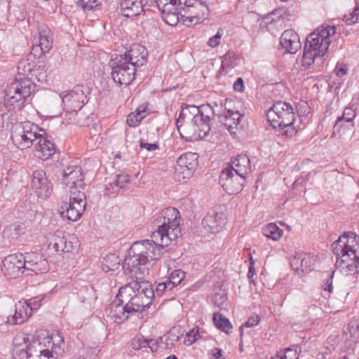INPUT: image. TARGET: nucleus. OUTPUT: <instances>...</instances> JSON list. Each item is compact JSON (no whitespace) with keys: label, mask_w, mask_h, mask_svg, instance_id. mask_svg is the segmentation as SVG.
Instances as JSON below:
<instances>
[{"label":"nucleus","mask_w":359,"mask_h":359,"mask_svg":"<svg viewBox=\"0 0 359 359\" xmlns=\"http://www.w3.org/2000/svg\"><path fill=\"white\" fill-rule=\"evenodd\" d=\"M271 359H299V355L297 350L292 348H286L280 350L271 357Z\"/></svg>","instance_id":"nucleus-44"},{"label":"nucleus","mask_w":359,"mask_h":359,"mask_svg":"<svg viewBox=\"0 0 359 359\" xmlns=\"http://www.w3.org/2000/svg\"><path fill=\"white\" fill-rule=\"evenodd\" d=\"M183 0H168L167 3L169 5H172V8L170 11L159 10L161 12H175L177 10H182L183 6Z\"/></svg>","instance_id":"nucleus-53"},{"label":"nucleus","mask_w":359,"mask_h":359,"mask_svg":"<svg viewBox=\"0 0 359 359\" xmlns=\"http://www.w3.org/2000/svg\"><path fill=\"white\" fill-rule=\"evenodd\" d=\"M64 338L59 332L32 337L26 359H57L64 351Z\"/></svg>","instance_id":"nucleus-6"},{"label":"nucleus","mask_w":359,"mask_h":359,"mask_svg":"<svg viewBox=\"0 0 359 359\" xmlns=\"http://www.w3.org/2000/svg\"><path fill=\"white\" fill-rule=\"evenodd\" d=\"M32 341L30 336L24 333H18L13 340V344L17 351H25L27 353V348L29 342Z\"/></svg>","instance_id":"nucleus-38"},{"label":"nucleus","mask_w":359,"mask_h":359,"mask_svg":"<svg viewBox=\"0 0 359 359\" xmlns=\"http://www.w3.org/2000/svg\"><path fill=\"white\" fill-rule=\"evenodd\" d=\"M140 147L142 149H144L147 151H152L159 149V145L157 143H148L144 140H141Z\"/></svg>","instance_id":"nucleus-54"},{"label":"nucleus","mask_w":359,"mask_h":359,"mask_svg":"<svg viewBox=\"0 0 359 359\" xmlns=\"http://www.w3.org/2000/svg\"><path fill=\"white\" fill-rule=\"evenodd\" d=\"M126 274L130 275L131 278H135L136 280L129 282L128 284L119 289L118 293L116 295V299H118V302H121L123 304H127L129 301H131L132 297H133V296L137 293V290L141 287V282L144 280L137 278L134 273Z\"/></svg>","instance_id":"nucleus-26"},{"label":"nucleus","mask_w":359,"mask_h":359,"mask_svg":"<svg viewBox=\"0 0 359 359\" xmlns=\"http://www.w3.org/2000/svg\"><path fill=\"white\" fill-rule=\"evenodd\" d=\"M141 114H138L135 111L130 113L127 116V120H126L127 124L130 127L137 126L140 124V123L141 122V121L144 118Z\"/></svg>","instance_id":"nucleus-48"},{"label":"nucleus","mask_w":359,"mask_h":359,"mask_svg":"<svg viewBox=\"0 0 359 359\" xmlns=\"http://www.w3.org/2000/svg\"><path fill=\"white\" fill-rule=\"evenodd\" d=\"M180 338V332L172 329L163 337L155 341L156 348L158 350H171L175 347Z\"/></svg>","instance_id":"nucleus-27"},{"label":"nucleus","mask_w":359,"mask_h":359,"mask_svg":"<svg viewBox=\"0 0 359 359\" xmlns=\"http://www.w3.org/2000/svg\"><path fill=\"white\" fill-rule=\"evenodd\" d=\"M343 20L348 25L355 24L359 21V6H357L352 13L345 15Z\"/></svg>","instance_id":"nucleus-49"},{"label":"nucleus","mask_w":359,"mask_h":359,"mask_svg":"<svg viewBox=\"0 0 359 359\" xmlns=\"http://www.w3.org/2000/svg\"><path fill=\"white\" fill-rule=\"evenodd\" d=\"M168 0H154V1L156 4V6L158 10H166L170 11L172 8V5H169L167 1Z\"/></svg>","instance_id":"nucleus-57"},{"label":"nucleus","mask_w":359,"mask_h":359,"mask_svg":"<svg viewBox=\"0 0 359 359\" xmlns=\"http://www.w3.org/2000/svg\"><path fill=\"white\" fill-rule=\"evenodd\" d=\"M213 322L215 325L221 331L226 334H229L232 330V325L228 318L219 313H215L213 315Z\"/></svg>","instance_id":"nucleus-39"},{"label":"nucleus","mask_w":359,"mask_h":359,"mask_svg":"<svg viewBox=\"0 0 359 359\" xmlns=\"http://www.w3.org/2000/svg\"><path fill=\"white\" fill-rule=\"evenodd\" d=\"M31 188L34 193L41 199H47L53 191V186L42 170L33 172Z\"/></svg>","instance_id":"nucleus-16"},{"label":"nucleus","mask_w":359,"mask_h":359,"mask_svg":"<svg viewBox=\"0 0 359 359\" xmlns=\"http://www.w3.org/2000/svg\"><path fill=\"white\" fill-rule=\"evenodd\" d=\"M336 33L334 26H321L306 37L304 45L302 65L309 68L318 57H321L327 52L330 37Z\"/></svg>","instance_id":"nucleus-5"},{"label":"nucleus","mask_w":359,"mask_h":359,"mask_svg":"<svg viewBox=\"0 0 359 359\" xmlns=\"http://www.w3.org/2000/svg\"><path fill=\"white\" fill-rule=\"evenodd\" d=\"M39 44L43 53H48L53 46V33L46 25L41 24L38 26Z\"/></svg>","instance_id":"nucleus-29"},{"label":"nucleus","mask_w":359,"mask_h":359,"mask_svg":"<svg viewBox=\"0 0 359 359\" xmlns=\"http://www.w3.org/2000/svg\"><path fill=\"white\" fill-rule=\"evenodd\" d=\"M204 228L210 233H217L221 232L226 224V217L222 212H209L203 219Z\"/></svg>","instance_id":"nucleus-22"},{"label":"nucleus","mask_w":359,"mask_h":359,"mask_svg":"<svg viewBox=\"0 0 359 359\" xmlns=\"http://www.w3.org/2000/svg\"><path fill=\"white\" fill-rule=\"evenodd\" d=\"M48 248L55 252H69L72 249L71 243H67L64 237L62 231H57L51 236L48 244Z\"/></svg>","instance_id":"nucleus-28"},{"label":"nucleus","mask_w":359,"mask_h":359,"mask_svg":"<svg viewBox=\"0 0 359 359\" xmlns=\"http://www.w3.org/2000/svg\"><path fill=\"white\" fill-rule=\"evenodd\" d=\"M158 229L153 232V236L163 240L165 244H170L181 236L180 215L178 210L169 207L163 210L157 219Z\"/></svg>","instance_id":"nucleus-7"},{"label":"nucleus","mask_w":359,"mask_h":359,"mask_svg":"<svg viewBox=\"0 0 359 359\" xmlns=\"http://www.w3.org/2000/svg\"><path fill=\"white\" fill-rule=\"evenodd\" d=\"M261 231L265 237L273 241H278L283 236V230L275 222L264 225L262 227Z\"/></svg>","instance_id":"nucleus-35"},{"label":"nucleus","mask_w":359,"mask_h":359,"mask_svg":"<svg viewBox=\"0 0 359 359\" xmlns=\"http://www.w3.org/2000/svg\"><path fill=\"white\" fill-rule=\"evenodd\" d=\"M220 39L221 34L219 32H217L215 36L210 38L208 44L212 48L217 47L220 43Z\"/></svg>","instance_id":"nucleus-58"},{"label":"nucleus","mask_w":359,"mask_h":359,"mask_svg":"<svg viewBox=\"0 0 359 359\" xmlns=\"http://www.w3.org/2000/svg\"><path fill=\"white\" fill-rule=\"evenodd\" d=\"M356 116V113L355 109L351 107H346L344 110V112L341 116H339L336 121L335 125L334 126V133H341V130L344 128V123H350L349 126L351 128L353 127V124L352 121Z\"/></svg>","instance_id":"nucleus-33"},{"label":"nucleus","mask_w":359,"mask_h":359,"mask_svg":"<svg viewBox=\"0 0 359 359\" xmlns=\"http://www.w3.org/2000/svg\"><path fill=\"white\" fill-rule=\"evenodd\" d=\"M162 18L164 22L170 25L174 26L176 25L179 21V15L183 14V11L182 10H177L175 12H161Z\"/></svg>","instance_id":"nucleus-45"},{"label":"nucleus","mask_w":359,"mask_h":359,"mask_svg":"<svg viewBox=\"0 0 359 359\" xmlns=\"http://www.w3.org/2000/svg\"><path fill=\"white\" fill-rule=\"evenodd\" d=\"M151 237V240L136 241L131 245L123 264L124 273H134L137 278L144 279L149 273L147 264L161 259L164 248L169 244L164 243L160 238L156 239L153 233Z\"/></svg>","instance_id":"nucleus-2"},{"label":"nucleus","mask_w":359,"mask_h":359,"mask_svg":"<svg viewBox=\"0 0 359 359\" xmlns=\"http://www.w3.org/2000/svg\"><path fill=\"white\" fill-rule=\"evenodd\" d=\"M266 116L273 128L286 129L284 133L287 136H292L297 133L296 128L293 126L295 111L290 103L282 101L275 102L269 109Z\"/></svg>","instance_id":"nucleus-8"},{"label":"nucleus","mask_w":359,"mask_h":359,"mask_svg":"<svg viewBox=\"0 0 359 359\" xmlns=\"http://www.w3.org/2000/svg\"><path fill=\"white\" fill-rule=\"evenodd\" d=\"M336 266L345 276L358 273L359 272V255L337 258Z\"/></svg>","instance_id":"nucleus-24"},{"label":"nucleus","mask_w":359,"mask_h":359,"mask_svg":"<svg viewBox=\"0 0 359 359\" xmlns=\"http://www.w3.org/2000/svg\"><path fill=\"white\" fill-rule=\"evenodd\" d=\"M32 309L27 303V299H21L15 303L14 306V313L8 316L7 323L14 325H21L29 320L32 316Z\"/></svg>","instance_id":"nucleus-18"},{"label":"nucleus","mask_w":359,"mask_h":359,"mask_svg":"<svg viewBox=\"0 0 359 359\" xmlns=\"http://www.w3.org/2000/svg\"><path fill=\"white\" fill-rule=\"evenodd\" d=\"M255 274V266H250L249 271H248V278L249 279H252Z\"/></svg>","instance_id":"nucleus-64"},{"label":"nucleus","mask_w":359,"mask_h":359,"mask_svg":"<svg viewBox=\"0 0 359 359\" xmlns=\"http://www.w3.org/2000/svg\"><path fill=\"white\" fill-rule=\"evenodd\" d=\"M148 52L145 47L134 44L123 55H116L110 61L111 77L120 86L129 85L135 76L137 69L147 62Z\"/></svg>","instance_id":"nucleus-3"},{"label":"nucleus","mask_w":359,"mask_h":359,"mask_svg":"<svg viewBox=\"0 0 359 359\" xmlns=\"http://www.w3.org/2000/svg\"><path fill=\"white\" fill-rule=\"evenodd\" d=\"M63 181L69 187L70 191L73 189H83L84 182L81 168L78 165H70L63 171Z\"/></svg>","instance_id":"nucleus-19"},{"label":"nucleus","mask_w":359,"mask_h":359,"mask_svg":"<svg viewBox=\"0 0 359 359\" xmlns=\"http://www.w3.org/2000/svg\"><path fill=\"white\" fill-rule=\"evenodd\" d=\"M182 18L187 27L202 22L209 15L208 0H183Z\"/></svg>","instance_id":"nucleus-9"},{"label":"nucleus","mask_w":359,"mask_h":359,"mask_svg":"<svg viewBox=\"0 0 359 359\" xmlns=\"http://www.w3.org/2000/svg\"><path fill=\"white\" fill-rule=\"evenodd\" d=\"M245 178L236 174L232 169L224 168L219 175V183L229 194H236L243 188Z\"/></svg>","instance_id":"nucleus-14"},{"label":"nucleus","mask_w":359,"mask_h":359,"mask_svg":"<svg viewBox=\"0 0 359 359\" xmlns=\"http://www.w3.org/2000/svg\"><path fill=\"white\" fill-rule=\"evenodd\" d=\"M316 259L308 254H300L294 256L291 261V266L298 273H307L314 269Z\"/></svg>","instance_id":"nucleus-25"},{"label":"nucleus","mask_w":359,"mask_h":359,"mask_svg":"<svg viewBox=\"0 0 359 359\" xmlns=\"http://www.w3.org/2000/svg\"><path fill=\"white\" fill-rule=\"evenodd\" d=\"M334 278V271L330 273H327V276L324 278V283L322 287L324 291L331 293L333 290L332 280Z\"/></svg>","instance_id":"nucleus-51"},{"label":"nucleus","mask_w":359,"mask_h":359,"mask_svg":"<svg viewBox=\"0 0 359 359\" xmlns=\"http://www.w3.org/2000/svg\"><path fill=\"white\" fill-rule=\"evenodd\" d=\"M210 354L212 359H223L222 350L219 348H215L212 349Z\"/></svg>","instance_id":"nucleus-61"},{"label":"nucleus","mask_w":359,"mask_h":359,"mask_svg":"<svg viewBox=\"0 0 359 359\" xmlns=\"http://www.w3.org/2000/svg\"><path fill=\"white\" fill-rule=\"evenodd\" d=\"M260 321V318L258 315L250 316L245 323V326L247 327H252L258 325Z\"/></svg>","instance_id":"nucleus-56"},{"label":"nucleus","mask_w":359,"mask_h":359,"mask_svg":"<svg viewBox=\"0 0 359 359\" xmlns=\"http://www.w3.org/2000/svg\"><path fill=\"white\" fill-rule=\"evenodd\" d=\"M233 89L238 92H243L245 90L244 81L241 77L237 79L233 83Z\"/></svg>","instance_id":"nucleus-59"},{"label":"nucleus","mask_w":359,"mask_h":359,"mask_svg":"<svg viewBox=\"0 0 359 359\" xmlns=\"http://www.w3.org/2000/svg\"><path fill=\"white\" fill-rule=\"evenodd\" d=\"M131 313L132 311L126 308V304L118 302V299L111 304L109 316L116 323L124 322L128 318V314Z\"/></svg>","instance_id":"nucleus-30"},{"label":"nucleus","mask_w":359,"mask_h":359,"mask_svg":"<svg viewBox=\"0 0 359 359\" xmlns=\"http://www.w3.org/2000/svg\"><path fill=\"white\" fill-rule=\"evenodd\" d=\"M26 263L25 271H33L35 273H46L49 270L48 262L37 253H30L25 256Z\"/></svg>","instance_id":"nucleus-23"},{"label":"nucleus","mask_w":359,"mask_h":359,"mask_svg":"<svg viewBox=\"0 0 359 359\" xmlns=\"http://www.w3.org/2000/svg\"><path fill=\"white\" fill-rule=\"evenodd\" d=\"M130 182V175L121 173L116 175V180L113 182H109L106 185L105 190L107 194H116L121 189H125Z\"/></svg>","instance_id":"nucleus-32"},{"label":"nucleus","mask_w":359,"mask_h":359,"mask_svg":"<svg viewBox=\"0 0 359 359\" xmlns=\"http://www.w3.org/2000/svg\"><path fill=\"white\" fill-rule=\"evenodd\" d=\"M155 341L151 339L149 341L143 338L142 336H136L131 342V346L135 350H140L142 348L149 347L152 351H157V348H154Z\"/></svg>","instance_id":"nucleus-40"},{"label":"nucleus","mask_w":359,"mask_h":359,"mask_svg":"<svg viewBox=\"0 0 359 359\" xmlns=\"http://www.w3.org/2000/svg\"><path fill=\"white\" fill-rule=\"evenodd\" d=\"M142 300L140 299V296L136 293L133 297H132L131 301H129L126 304V308L132 313L142 311L144 309H146L144 304H142Z\"/></svg>","instance_id":"nucleus-43"},{"label":"nucleus","mask_w":359,"mask_h":359,"mask_svg":"<svg viewBox=\"0 0 359 359\" xmlns=\"http://www.w3.org/2000/svg\"><path fill=\"white\" fill-rule=\"evenodd\" d=\"M42 65H36L29 59L21 60L18 65V76L15 81L8 85L4 93V104H0V119L2 123L8 121L10 115L6 111L7 105L12 106L13 109L20 110L24 106L27 98L35 90L34 76H41L37 73L38 70H43Z\"/></svg>","instance_id":"nucleus-1"},{"label":"nucleus","mask_w":359,"mask_h":359,"mask_svg":"<svg viewBox=\"0 0 359 359\" xmlns=\"http://www.w3.org/2000/svg\"><path fill=\"white\" fill-rule=\"evenodd\" d=\"M185 278V273L180 270H174L171 273L168 280L170 283L171 287L174 288L178 285Z\"/></svg>","instance_id":"nucleus-47"},{"label":"nucleus","mask_w":359,"mask_h":359,"mask_svg":"<svg viewBox=\"0 0 359 359\" xmlns=\"http://www.w3.org/2000/svg\"><path fill=\"white\" fill-rule=\"evenodd\" d=\"M121 10L123 15L132 18L144 11L142 0H123L121 3Z\"/></svg>","instance_id":"nucleus-31"},{"label":"nucleus","mask_w":359,"mask_h":359,"mask_svg":"<svg viewBox=\"0 0 359 359\" xmlns=\"http://www.w3.org/2000/svg\"><path fill=\"white\" fill-rule=\"evenodd\" d=\"M198 334L197 332L192 330L188 332L185 337V343L191 345L198 339Z\"/></svg>","instance_id":"nucleus-55"},{"label":"nucleus","mask_w":359,"mask_h":359,"mask_svg":"<svg viewBox=\"0 0 359 359\" xmlns=\"http://www.w3.org/2000/svg\"><path fill=\"white\" fill-rule=\"evenodd\" d=\"M337 258L359 255V237L353 232H346L332 243Z\"/></svg>","instance_id":"nucleus-13"},{"label":"nucleus","mask_w":359,"mask_h":359,"mask_svg":"<svg viewBox=\"0 0 359 359\" xmlns=\"http://www.w3.org/2000/svg\"><path fill=\"white\" fill-rule=\"evenodd\" d=\"M86 205V196L83 191L73 189L70 191L69 202L64 203L59 212L65 220L76 222L80 219Z\"/></svg>","instance_id":"nucleus-10"},{"label":"nucleus","mask_w":359,"mask_h":359,"mask_svg":"<svg viewBox=\"0 0 359 359\" xmlns=\"http://www.w3.org/2000/svg\"><path fill=\"white\" fill-rule=\"evenodd\" d=\"M336 75L338 77H342L347 73V68L345 65H343L340 66L339 67L338 66L336 67L335 69Z\"/></svg>","instance_id":"nucleus-62"},{"label":"nucleus","mask_w":359,"mask_h":359,"mask_svg":"<svg viewBox=\"0 0 359 359\" xmlns=\"http://www.w3.org/2000/svg\"><path fill=\"white\" fill-rule=\"evenodd\" d=\"M43 299V296H36L32 297L29 299H27V303L29 304V307L32 309V313H33L34 311H37L41 306V302Z\"/></svg>","instance_id":"nucleus-50"},{"label":"nucleus","mask_w":359,"mask_h":359,"mask_svg":"<svg viewBox=\"0 0 359 359\" xmlns=\"http://www.w3.org/2000/svg\"><path fill=\"white\" fill-rule=\"evenodd\" d=\"M236 59L233 57V53H227L224 55L220 68V73L226 74L229 69H231L236 65Z\"/></svg>","instance_id":"nucleus-42"},{"label":"nucleus","mask_w":359,"mask_h":359,"mask_svg":"<svg viewBox=\"0 0 359 359\" xmlns=\"http://www.w3.org/2000/svg\"><path fill=\"white\" fill-rule=\"evenodd\" d=\"M87 93H88V89L82 85H78L71 90L62 92L60 97L64 109L67 112H74L76 116H79V111L88 102Z\"/></svg>","instance_id":"nucleus-11"},{"label":"nucleus","mask_w":359,"mask_h":359,"mask_svg":"<svg viewBox=\"0 0 359 359\" xmlns=\"http://www.w3.org/2000/svg\"><path fill=\"white\" fill-rule=\"evenodd\" d=\"M37 65H42L43 67V70H38L37 71V73L38 74H40L41 76H34V79H37L39 81H41V79H43L46 76V66L43 64H38Z\"/></svg>","instance_id":"nucleus-63"},{"label":"nucleus","mask_w":359,"mask_h":359,"mask_svg":"<svg viewBox=\"0 0 359 359\" xmlns=\"http://www.w3.org/2000/svg\"><path fill=\"white\" fill-rule=\"evenodd\" d=\"M76 4L86 11L98 8L101 2L100 0H76Z\"/></svg>","instance_id":"nucleus-46"},{"label":"nucleus","mask_w":359,"mask_h":359,"mask_svg":"<svg viewBox=\"0 0 359 359\" xmlns=\"http://www.w3.org/2000/svg\"><path fill=\"white\" fill-rule=\"evenodd\" d=\"M37 127L30 125L29 122L16 123L11 132L13 143L19 149L30 147L38 139Z\"/></svg>","instance_id":"nucleus-12"},{"label":"nucleus","mask_w":359,"mask_h":359,"mask_svg":"<svg viewBox=\"0 0 359 359\" xmlns=\"http://www.w3.org/2000/svg\"><path fill=\"white\" fill-rule=\"evenodd\" d=\"M37 140L38 148L36 149L39 150L42 153L43 156L51 157L53 155L56 154V147L53 142L41 137L40 135H38Z\"/></svg>","instance_id":"nucleus-37"},{"label":"nucleus","mask_w":359,"mask_h":359,"mask_svg":"<svg viewBox=\"0 0 359 359\" xmlns=\"http://www.w3.org/2000/svg\"><path fill=\"white\" fill-rule=\"evenodd\" d=\"M197 158H177L175 177L178 181L189 179L197 165Z\"/></svg>","instance_id":"nucleus-20"},{"label":"nucleus","mask_w":359,"mask_h":359,"mask_svg":"<svg viewBox=\"0 0 359 359\" xmlns=\"http://www.w3.org/2000/svg\"><path fill=\"white\" fill-rule=\"evenodd\" d=\"M251 162L250 158H233L230 166L227 169H232L236 174L242 177H246L250 170Z\"/></svg>","instance_id":"nucleus-34"},{"label":"nucleus","mask_w":359,"mask_h":359,"mask_svg":"<svg viewBox=\"0 0 359 359\" xmlns=\"http://www.w3.org/2000/svg\"><path fill=\"white\" fill-rule=\"evenodd\" d=\"M141 287L137 290V293L140 296L142 304L148 308L152 303L154 297V292L151 285L147 282L142 280Z\"/></svg>","instance_id":"nucleus-36"},{"label":"nucleus","mask_w":359,"mask_h":359,"mask_svg":"<svg viewBox=\"0 0 359 359\" xmlns=\"http://www.w3.org/2000/svg\"><path fill=\"white\" fill-rule=\"evenodd\" d=\"M148 105L149 104L147 102H144L143 104H140L135 111L138 114H142L141 115L145 118L149 114L147 109Z\"/></svg>","instance_id":"nucleus-60"},{"label":"nucleus","mask_w":359,"mask_h":359,"mask_svg":"<svg viewBox=\"0 0 359 359\" xmlns=\"http://www.w3.org/2000/svg\"><path fill=\"white\" fill-rule=\"evenodd\" d=\"M173 288L171 287L170 283L166 279L165 281L159 283L156 289V292L158 294H162L167 290H172Z\"/></svg>","instance_id":"nucleus-52"},{"label":"nucleus","mask_w":359,"mask_h":359,"mask_svg":"<svg viewBox=\"0 0 359 359\" xmlns=\"http://www.w3.org/2000/svg\"><path fill=\"white\" fill-rule=\"evenodd\" d=\"M209 113H214L210 105L183 107L176 121L178 130L182 127L184 133L194 140L205 137L210 130Z\"/></svg>","instance_id":"nucleus-4"},{"label":"nucleus","mask_w":359,"mask_h":359,"mask_svg":"<svg viewBox=\"0 0 359 359\" xmlns=\"http://www.w3.org/2000/svg\"><path fill=\"white\" fill-rule=\"evenodd\" d=\"M280 44L290 54L296 53L302 47L299 35L292 29L283 32L280 38Z\"/></svg>","instance_id":"nucleus-21"},{"label":"nucleus","mask_w":359,"mask_h":359,"mask_svg":"<svg viewBox=\"0 0 359 359\" xmlns=\"http://www.w3.org/2000/svg\"><path fill=\"white\" fill-rule=\"evenodd\" d=\"M25 263L22 254L10 255L2 261L1 271L8 278H17L25 272Z\"/></svg>","instance_id":"nucleus-15"},{"label":"nucleus","mask_w":359,"mask_h":359,"mask_svg":"<svg viewBox=\"0 0 359 359\" xmlns=\"http://www.w3.org/2000/svg\"><path fill=\"white\" fill-rule=\"evenodd\" d=\"M233 102L231 100H226L224 109L222 113L219 115V121L224 126V127L231 133H236V130L239 128L241 115L238 110L231 109V104Z\"/></svg>","instance_id":"nucleus-17"},{"label":"nucleus","mask_w":359,"mask_h":359,"mask_svg":"<svg viewBox=\"0 0 359 359\" xmlns=\"http://www.w3.org/2000/svg\"><path fill=\"white\" fill-rule=\"evenodd\" d=\"M120 265V260L116 254L107 255L102 262V269L109 271L118 269Z\"/></svg>","instance_id":"nucleus-41"}]
</instances>
